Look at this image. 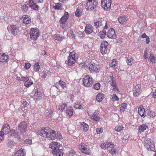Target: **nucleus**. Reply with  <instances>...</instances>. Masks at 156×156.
Masks as SVG:
<instances>
[{"label":"nucleus","mask_w":156,"mask_h":156,"mask_svg":"<svg viewBox=\"0 0 156 156\" xmlns=\"http://www.w3.org/2000/svg\"><path fill=\"white\" fill-rule=\"evenodd\" d=\"M38 133L39 135L46 138L48 137L51 140L58 139L59 140L62 138L61 133L57 131H55L49 129L48 128H41L38 130Z\"/></svg>","instance_id":"nucleus-1"},{"label":"nucleus","mask_w":156,"mask_h":156,"mask_svg":"<svg viewBox=\"0 0 156 156\" xmlns=\"http://www.w3.org/2000/svg\"><path fill=\"white\" fill-rule=\"evenodd\" d=\"M98 3L97 0H88L85 3L84 6L87 10L91 11L96 7Z\"/></svg>","instance_id":"nucleus-2"},{"label":"nucleus","mask_w":156,"mask_h":156,"mask_svg":"<svg viewBox=\"0 0 156 156\" xmlns=\"http://www.w3.org/2000/svg\"><path fill=\"white\" fill-rule=\"evenodd\" d=\"M144 145L145 147L148 151H154L155 150V145L154 143L149 138L145 139Z\"/></svg>","instance_id":"nucleus-3"},{"label":"nucleus","mask_w":156,"mask_h":156,"mask_svg":"<svg viewBox=\"0 0 156 156\" xmlns=\"http://www.w3.org/2000/svg\"><path fill=\"white\" fill-rule=\"evenodd\" d=\"M83 84L85 87H90L93 82V79L89 75L85 76L83 80Z\"/></svg>","instance_id":"nucleus-4"},{"label":"nucleus","mask_w":156,"mask_h":156,"mask_svg":"<svg viewBox=\"0 0 156 156\" xmlns=\"http://www.w3.org/2000/svg\"><path fill=\"white\" fill-rule=\"evenodd\" d=\"M8 31L12 34L16 35L20 31L19 27L16 25H10L8 27Z\"/></svg>","instance_id":"nucleus-5"},{"label":"nucleus","mask_w":156,"mask_h":156,"mask_svg":"<svg viewBox=\"0 0 156 156\" xmlns=\"http://www.w3.org/2000/svg\"><path fill=\"white\" fill-rule=\"evenodd\" d=\"M89 69L91 73H97L100 70V67L98 64L91 62L89 65Z\"/></svg>","instance_id":"nucleus-6"},{"label":"nucleus","mask_w":156,"mask_h":156,"mask_svg":"<svg viewBox=\"0 0 156 156\" xmlns=\"http://www.w3.org/2000/svg\"><path fill=\"white\" fill-rule=\"evenodd\" d=\"M111 0H101V6L105 10H109L111 7Z\"/></svg>","instance_id":"nucleus-7"},{"label":"nucleus","mask_w":156,"mask_h":156,"mask_svg":"<svg viewBox=\"0 0 156 156\" xmlns=\"http://www.w3.org/2000/svg\"><path fill=\"white\" fill-rule=\"evenodd\" d=\"M30 34L31 39L36 40L39 36V32L37 29L32 28L30 30Z\"/></svg>","instance_id":"nucleus-8"},{"label":"nucleus","mask_w":156,"mask_h":156,"mask_svg":"<svg viewBox=\"0 0 156 156\" xmlns=\"http://www.w3.org/2000/svg\"><path fill=\"white\" fill-rule=\"evenodd\" d=\"M76 52L73 51L70 52L68 58V65L69 66H72L75 62Z\"/></svg>","instance_id":"nucleus-9"},{"label":"nucleus","mask_w":156,"mask_h":156,"mask_svg":"<svg viewBox=\"0 0 156 156\" xmlns=\"http://www.w3.org/2000/svg\"><path fill=\"white\" fill-rule=\"evenodd\" d=\"M27 127V123L23 121L19 125L18 129L20 133L23 134L26 132Z\"/></svg>","instance_id":"nucleus-10"},{"label":"nucleus","mask_w":156,"mask_h":156,"mask_svg":"<svg viewBox=\"0 0 156 156\" xmlns=\"http://www.w3.org/2000/svg\"><path fill=\"white\" fill-rule=\"evenodd\" d=\"M141 85L137 84L133 87V96L136 97L138 96L141 93Z\"/></svg>","instance_id":"nucleus-11"},{"label":"nucleus","mask_w":156,"mask_h":156,"mask_svg":"<svg viewBox=\"0 0 156 156\" xmlns=\"http://www.w3.org/2000/svg\"><path fill=\"white\" fill-rule=\"evenodd\" d=\"M80 149L84 153L87 155L91 154V152L89 150V149L88 148L87 146L85 145L84 143L82 144L79 146Z\"/></svg>","instance_id":"nucleus-12"},{"label":"nucleus","mask_w":156,"mask_h":156,"mask_svg":"<svg viewBox=\"0 0 156 156\" xmlns=\"http://www.w3.org/2000/svg\"><path fill=\"white\" fill-rule=\"evenodd\" d=\"M107 36L108 38L111 39L115 38L116 35L115 30L113 28H110L107 32Z\"/></svg>","instance_id":"nucleus-13"},{"label":"nucleus","mask_w":156,"mask_h":156,"mask_svg":"<svg viewBox=\"0 0 156 156\" xmlns=\"http://www.w3.org/2000/svg\"><path fill=\"white\" fill-rule=\"evenodd\" d=\"M69 14L67 12H64V15L62 17L60 20L59 22L60 24H64L67 21L68 19Z\"/></svg>","instance_id":"nucleus-14"},{"label":"nucleus","mask_w":156,"mask_h":156,"mask_svg":"<svg viewBox=\"0 0 156 156\" xmlns=\"http://www.w3.org/2000/svg\"><path fill=\"white\" fill-rule=\"evenodd\" d=\"M61 146V144L59 143H58L57 142H53L50 145L49 147L53 151V150H57L58 149H59V147Z\"/></svg>","instance_id":"nucleus-15"},{"label":"nucleus","mask_w":156,"mask_h":156,"mask_svg":"<svg viewBox=\"0 0 156 156\" xmlns=\"http://www.w3.org/2000/svg\"><path fill=\"white\" fill-rule=\"evenodd\" d=\"M59 86L63 89L66 88V83L61 80L59 81L58 82L55 83L54 85V86L57 89L59 88Z\"/></svg>","instance_id":"nucleus-16"},{"label":"nucleus","mask_w":156,"mask_h":156,"mask_svg":"<svg viewBox=\"0 0 156 156\" xmlns=\"http://www.w3.org/2000/svg\"><path fill=\"white\" fill-rule=\"evenodd\" d=\"M145 116H147L150 119H153L155 116V113L151 112L148 109L146 110L145 111Z\"/></svg>","instance_id":"nucleus-17"},{"label":"nucleus","mask_w":156,"mask_h":156,"mask_svg":"<svg viewBox=\"0 0 156 156\" xmlns=\"http://www.w3.org/2000/svg\"><path fill=\"white\" fill-rule=\"evenodd\" d=\"M84 31L87 34H91L93 31V27L91 25L88 24L86 25Z\"/></svg>","instance_id":"nucleus-18"},{"label":"nucleus","mask_w":156,"mask_h":156,"mask_svg":"<svg viewBox=\"0 0 156 156\" xmlns=\"http://www.w3.org/2000/svg\"><path fill=\"white\" fill-rule=\"evenodd\" d=\"M89 115L90 116L92 119L95 121H99L100 119V117L98 116V112H94L93 114L88 113Z\"/></svg>","instance_id":"nucleus-19"},{"label":"nucleus","mask_w":156,"mask_h":156,"mask_svg":"<svg viewBox=\"0 0 156 156\" xmlns=\"http://www.w3.org/2000/svg\"><path fill=\"white\" fill-rule=\"evenodd\" d=\"M52 152L54 156H62L64 154L63 150L60 149L53 150Z\"/></svg>","instance_id":"nucleus-20"},{"label":"nucleus","mask_w":156,"mask_h":156,"mask_svg":"<svg viewBox=\"0 0 156 156\" xmlns=\"http://www.w3.org/2000/svg\"><path fill=\"white\" fill-rule=\"evenodd\" d=\"M34 2H35L34 0H33V1L32 0H29V5L30 7H31L32 9L37 10L38 8V6Z\"/></svg>","instance_id":"nucleus-21"},{"label":"nucleus","mask_w":156,"mask_h":156,"mask_svg":"<svg viewBox=\"0 0 156 156\" xmlns=\"http://www.w3.org/2000/svg\"><path fill=\"white\" fill-rule=\"evenodd\" d=\"M112 144H111L110 142H105L102 144L101 145V147L104 149H110V147H112Z\"/></svg>","instance_id":"nucleus-22"},{"label":"nucleus","mask_w":156,"mask_h":156,"mask_svg":"<svg viewBox=\"0 0 156 156\" xmlns=\"http://www.w3.org/2000/svg\"><path fill=\"white\" fill-rule=\"evenodd\" d=\"M1 130L3 131L4 134H8L10 132L11 130L10 129L9 125L7 124L4 125L2 127V129Z\"/></svg>","instance_id":"nucleus-23"},{"label":"nucleus","mask_w":156,"mask_h":156,"mask_svg":"<svg viewBox=\"0 0 156 156\" xmlns=\"http://www.w3.org/2000/svg\"><path fill=\"white\" fill-rule=\"evenodd\" d=\"M83 9L81 7L78 6L76 9L75 12V15L76 17H79L83 14Z\"/></svg>","instance_id":"nucleus-24"},{"label":"nucleus","mask_w":156,"mask_h":156,"mask_svg":"<svg viewBox=\"0 0 156 156\" xmlns=\"http://www.w3.org/2000/svg\"><path fill=\"white\" fill-rule=\"evenodd\" d=\"M105 23L106 20H104L102 21L95 22L94 23V26L96 28H97L101 26H103Z\"/></svg>","instance_id":"nucleus-25"},{"label":"nucleus","mask_w":156,"mask_h":156,"mask_svg":"<svg viewBox=\"0 0 156 156\" xmlns=\"http://www.w3.org/2000/svg\"><path fill=\"white\" fill-rule=\"evenodd\" d=\"M128 19L125 16H120L118 19L119 23L121 24H125L126 23Z\"/></svg>","instance_id":"nucleus-26"},{"label":"nucleus","mask_w":156,"mask_h":156,"mask_svg":"<svg viewBox=\"0 0 156 156\" xmlns=\"http://www.w3.org/2000/svg\"><path fill=\"white\" fill-rule=\"evenodd\" d=\"M42 94L40 90H36L34 95V98L36 99H40L42 98Z\"/></svg>","instance_id":"nucleus-27"},{"label":"nucleus","mask_w":156,"mask_h":156,"mask_svg":"<svg viewBox=\"0 0 156 156\" xmlns=\"http://www.w3.org/2000/svg\"><path fill=\"white\" fill-rule=\"evenodd\" d=\"M148 128V126L146 124H142L140 125L138 128L139 133H143Z\"/></svg>","instance_id":"nucleus-28"},{"label":"nucleus","mask_w":156,"mask_h":156,"mask_svg":"<svg viewBox=\"0 0 156 156\" xmlns=\"http://www.w3.org/2000/svg\"><path fill=\"white\" fill-rule=\"evenodd\" d=\"M66 112L67 115L70 117L73 114V108L70 106L67 107L66 108Z\"/></svg>","instance_id":"nucleus-29"},{"label":"nucleus","mask_w":156,"mask_h":156,"mask_svg":"<svg viewBox=\"0 0 156 156\" xmlns=\"http://www.w3.org/2000/svg\"><path fill=\"white\" fill-rule=\"evenodd\" d=\"M22 18L23 19V23L25 24H28L31 23L30 19L28 17L27 15L23 16Z\"/></svg>","instance_id":"nucleus-30"},{"label":"nucleus","mask_w":156,"mask_h":156,"mask_svg":"<svg viewBox=\"0 0 156 156\" xmlns=\"http://www.w3.org/2000/svg\"><path fill=\"white\" fill-rule=\"evenodd\" d=\"M8 59V56L5 54H0V62H6Z\"/></svg>","instance_id":"nucleus-31"},{"label":"nucleus","mask_w":156,"mask_h":156,"mask_svg":"<svg viewBox=\"0 0 156 156\" xmlns=\"http://www.w3.org/2000/svg\"><path fill=\"white\" fill-rule=\"evenodd\" d=\"M145 111L144 109L142 106L138 108L139 114L143 117H145Z\"/></svg>","instance_id":"nucleus-32"},{"label":"nucleus","mask_w":156,"mask_h":156,"mask_svg":"<svg viewBox=\"0 0 156 156\" xmlns=\"http://www.w3.org/2000/svg\"><path fill=\"white\" fill-rule=\"evenodd\" d=\"M104 94L99 93L96 96V100L98 102H101L104 98Z\"/></svg>","instance_id":"nucleus-33"},{"label":"nucleus","mask_w":156,"mask_h":156,"mask_svg":"<svg viewBox=\"0 0 156 156\" xmlns=\"http://www.w3.org/2000/svg\"><path fill=\"white\" fill-rule=\"evenodd\" d=\"M25 154V150L21 149L16 152L15 154V156H24Z\"/></svg>","instance_id":"nucleus-34"},{"label":"nucleus","mask_w":156,"mask_h":156,"mask_svg":"<svg viewBox=\"0 0 156 156\" xmlns=\"http://www.w3.org/2000/svg\"><path fill=\"white\" fill-rule=\"evenodd\" d=\"M33 78H30L27 81L24 83V85L27 87H29L33 84Z\"/></svg>","instance_id":"nucleus-35"},{"label":"nucleus","mask_w":156,"mask_h":156,"mask_svg":"<svg viewBox=\"0 0 156 156\" xmlns=\"http://www.w3.org/2000/svg\"><path fill=\"white\" fill-rule=\"evenodd\" d=\"M81 126L83 131L85 132L88 131L89 129V126L87 123L84 122H82L81 123Z\"/></svg>","instance_id":"nucleus-36"},{"label":"nucleus","mask_w":156,"mask_h":156,"mask_svg":"<svg viewBox=\"0 0 156 156\" xmlns=\"http://www.w3.org/2000/svg\"><path fill=\"white\" fill-rule=\"evenodd\" d=\"M109 153H110L112 155H114L116 154L117 153L115 149L113 147V145L112 144V147H110V149H108V150Z\"/></svg>","instance_id":"nucleus-37"},{"label":"nucleus","mask_w":156,"mask_h":156,"mask_svg":"<svg viewBox=\"0 0 156 156\" xmlns=\"http://www.w3.org/2000/svg\"><path fill=\"white\" fill-rule=\"evenodd\" d=\"M54 8L55 9L61 10L62 9V5L61 3H56L53 5Z\"/></svg>","instance_id":"nucleus-38"},{"label":"nucleus","mask_w":156,"mask_h":156,"mask_svg":"<svg viewBox=\"0 0 156 156\" xmlns=\"http://www.w3.org/2000/svg\"><path fill=\"white\" fill-rule=\"evenodd\" d=\"M54 39L59 41H62L63 37L59 34H55L53 36Z\"/></svg>","instance_id":"nucleus-39"},{"label":"nucleus","mask_w":156,"mask_h":156,"mask_svg":"<svg viewBox=\"0 0 156 156\" xmlns=\"http://www.w3.org/2000/svg\"><path fill=\"white\" fill-rule=\"evenodd\" d=\"M6 144L9 147H12L14 145V141L13 140L8 139L7 141Z\"/></svg>","instance_id":"nucleus-40"},{"label":"nucleus","mask_w":156,"mask_h":156,"mask_svg":"<svg viewBox=\"0 0 156 156\" xmlns=\"http://www.w3.org/2000/svg\"><path fill=\"white\" fill-rule=\"evenodd\" d=\"M133 59L131 57L128 58L126 60L127 64L129 66H132L133 63Z\"/></svg>","instance_id":"nucleus-41"},{"label":"nucleus","mask_w":156,"mask_h":156,"mask_svg":"<svg viewBox=\"0 0 156 156\" xmlns=\"http://www.w3.org/2000/svg\"><path fill=\"white\" fill-rule=\"evenodd\" d=\"M127 104L125 103H122L120 105V110L121 111L123 112L127 107Z\"/></svg>","instance_id":"nucleus-42"},{"label":"nucleus","mask_w":156,"mask_h":156,"mask_svg":"<svg viewBox=\"0 0 156 156\" xmlns=\"http://www.w3.org/2000/svg\"><path fill=\"white\" fill-rule=\"evenodd\" d=\"M10 132L11 133V135L14 136L15 137H17L19 135L20 133L19 132L16 131L15 129H12L10 130Z\"/></svg>","instance_id":"nucleus-43"},{"label":"nucleus","mask_w":156,"mask_h":156,"mask_svg":"<svg viewBox=\"0 0 156 156\" xmlns=\"http://www.w3.org/2000/svg\"><path fill=\"white\" fill-rule=\"evenodd\" d=\"M40 69V67L38 62H36L34 65V70L36 72H38Z\"/></svg>","instance_id":"nucleus-44"},{"label":"nucleus","mask_w":156,"mask_h":156,"mask_svg":"<svg viewBox=\"0 0 156 156\" xmlns=\"http://www.w3.org/2000/svg\"><path fill=\"white\" fill-rule=\"evenodd\" d=\"M123 129V127L121 125H118L115 127V130L117 132H120Z\"/></svg>","instance_id":"nucleus-45"},{"label":"nucleus","mask_w":156,"mask_h":156,"mask_svg":"<svg viewBox=\"0 0 156 156\" xmlns=\"http://www.w3.org/2000/svg\"><path fill=\"white\" fill-rule=\"evenodd\" d=\"M108 43L106 41H103L101 44L100 48H107Z\"/></svg>","instance_id":"nucleus-46"},{"label":"nucleus","mask_w":156,"mask_h":156,"mask_svg":"<svg viewBox=\"0 0 156 156\" xmlns=\"http://www.w3.org/2000/svg\"><path fill=\"white\" fill-rule=\"evenodd\" d=\"M106 31L105 30H103L101 31L99 33V36L101 38H105L106 34Z\"/></svg>","instance_id":"nucleus-47"},{"label":"nucleus","mask_w":156,"mask_h":156,"mask_svg":"<svg viewBox=\"0 0 156 156\" xmlns=\"http://www.w3.org/2000/svg\"><path fill=\"white\" fill-rule=\"evenodd\" d=\"M29 77L26 76L25 77L24 76H22L21 78L20 79V80L23 82H25L29 80L30 79Z\"/></svg>","instance_id":"nucleus-48"},{"label":"nucleus","mask_w":156,"mask_h":156,"mask_svg":"<svg viewBox=\"0 0 156 156\" xmlns=\"http://www.w3.org/2000/svg\"><path fill=\"white\" fill-rule=\"evenodd\" d=\"M107 48H100V51L103 55H104L107 52Z\"/></svg>","instance_id":"nucleus-49"},{"label":"nucleus","mask_w":156,"mask_h":156,"mask_svg":"<svg viewBox=\"0 0 156 156\" xmlns=\"http://www.w3.org/2000/svg\"><path fill=\"white\" fill-rule=\"evenodd\" d=\"M100 87L101 85L98 83H95L93 86L94 88L96 90H98L100 89Z\"/></svg>","instance_id":"nucleus-50"},{"label":"nucleus","mask_w":156,"mask_h":156,"mask_svg":"<svg viewBox=\"0 0 156 156\" xmlns=\"http://www.w3.org/2000/svg\"><path fill=\"white\" fill-rule=\"evenodd\" d=\"M117 63V62L116 61L115 59H113L110 65V66L114 68L115 67Z\"/></svg>","instance_id":"nucleus-51"},{"label":"nucleus","mask_w":156,"mask_h":156,"mask_svg":"<svg viewBox=\"0 0 156 156\" xmlns=\"http://www.w3.org/2000/svg\"><path fill=\"white\" fill-rule=\"evenodd\" d=\"M76 154V152L74 150H71L69 151V153L68 154V156H73Z\"/></svg>","instance_id":"nucleus-52"},{"label":"nucleus","mask_w":156,"mask_h":156,"mask_svg":"<svg viewBox=\"0 0 156 156\" xmlns=\"http://www.w3.org/2000/svg\"><path fill=\"white\" fill-rule=\"evenodd\" d=\"M150 59L151 62H156V59L154 58V57L152 54H151L150 56Z\"/></svg>","instance_id":"nucleus-53"},{"label":"nucleus","mask_w":156,"mask_h":156,"mask_svg":"<svg viewBox=\"0 0 156 156\" xmlns=\"http://www.w3.org/2000/svg\"><path fill=\"white\" fill-rule=\"evenodd\" d=\"M109 79L110 80L109 81H112V82L116 81V79L113 76V74L112 73H111Z\"/></svg>","instance_id":"nucleus-54"},{"label":"nucleus","mask_w":156,"mask_h":156,"mask_svg":"<svg viewBox=\"0 0 156 156\" xmlns=\"http://www.w3.org/2000/svg\"><path fill=\"white\" fill-rule=\"evenodd\" d=\"M80 67L84 68L85 69H88L89 68V67L85 63H82L81 64H80Z\"/></svg>","instance_id":"nucleus-55"},{"label":"nucleus","mask_w":156,"mask_h":156,"mask_svg":"<svg viewBox=\"0 0 156 156\" xmlns=\"http://www.w3.org/2000/svg\"><path fill=\"white\" fill-rule=\"evenodd\" d=\"M4 133L3 131L1 130L0 132V142H1L4 139Z\"/></svg>","instance_id":"nucleus-56"},{"label":"nucleus","mask_w":156,"mask_h":156,"mask_svg":"<svg viewBox=\"0 0 156 156\" xmlns=\"http://www.w3.org/2000/svg\"><path fill=\"white\" fill-rule=\"evenodd\" d=\"M25 142L26 144L30 145L32 144V140L30 139H26Z\"/></svg>","instance_id":"nucleus-57"},{"label":"nucleus","mask_w":156,"mask_h":156,"mask_svg":"<svg viewBox=\"0 0 156 156\" xmlns=\"http://www.w3.org/2000/svg\"><path fill=\"white\" fill-rule=\"evenodd\" d=\"M22 105L23 106H22V110H23V107L24 108V110H25V108L27 107V102L26 101H23Z\"/></svg>","instance_id":"nucleus-58"},{"label":"nucleus","mask_w":156,"mask_h":156,"mask_svg":"<svg viewBox=\"0 0 156 156\" xmlns=\"http://www.w3.org/2000/svg\"><path fill=\"white\" fill-rule=\"evenodd\" d=\"M66 105V104H62L61 106H60L59 108V109L62 111H63V110L65 109Z\"/></svg>","instance_id":"nucleus-59"},{"label":"nucleus","mask_w":156,"mask_h":156,"mask_svg":"<svg viewBox=\"0 0 156 156\" xmlns=\"http://www.w3.org/2000/svg\"><path fill=\"white\" fill-rule=\"evenodd\" d=\"M112 99H114L115 101H118L119 100V98L115 94H113Z\"/></svg>","instance_id":"nucleus-60"},{"label":"nucleus","mask_w":156,"mask_h":156,"mask_svg":"<svg viewBox=\"0 0 156 156\" xmlns=\"http://www.w3.org/2000/svg\"><path fill=\"white\" fill-rule=\"evenodd\" d=\"M80 102H77L75 103L74 104V108L76 109H78Z\"/></svg>","instance_id":"nucleus-61"},{"label":"nucleus","mask_w":156,"mask_h":156,"mask_svg":"<svg viewBox=\"0 0 156 156\" xmlns=\"http://www.w3.org/2000/svg\"><path fill=\"white\" fill-rule=\"evenodd\" d=\"M96 132L98 134H100L102 132V129L100 128L96 129Z\"/></svg>","instance_id":"nucleus-62"},{"label":"nucleus","mask_w":156,"mask_h":156,"mask_svg":"<svg viewBox=\"0 0 156 156\" xmlns=\"http://www.w3.org/2000/svg\"><path fill=\"white\" fill-rule=\"evenodd\" d=\"M31 66V65L30 63H26L25 64V68L27 69H29Z\"/></svg>","instance_id":"nucleus-63"},{"label":"nucleus","mask_w":156,"mask_h":156,"mask_svg":"<svg viewBox=\"0 0 156 156\" xmlns=\"http://www.w3.org/2000/svg\"><path fill=\"white\" fill-rule=\"evenodd\" d=\"M22 8L24 11H27L28 9V7L25 5H23Z\"/></svg>","instance_id":"nucleus-64"}]
</instances>
